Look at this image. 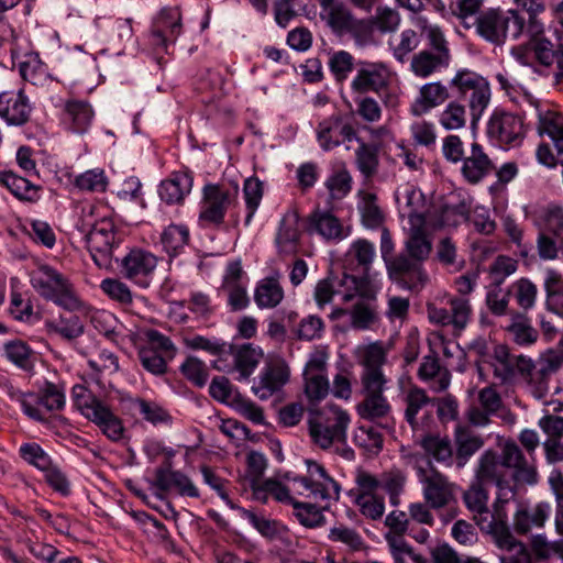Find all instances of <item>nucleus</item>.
<instances>
[{
  "label": "nucleus",
  "mask_w": 563,
  "mask_h": 563,
  "mask_svg": "<svg viewBox=\"0 0 563 563\" xmlns=\"http://www.w3.org/2000/svg\"><path fill=\"white\" fill-rule=\"evenodd\" d=\"M408 221L410 227L405 241V251L397 254L393 268L395 273H400L401 288L419 291L429 279L423 263L431 255L432 240L426 230L423 214L411 212Z\"/></svg>",
  "instance_id": "1"
},
{
  "label": "nucleus",
  "mask_w": 563,
  "mask_h": 563,
  "mask_svg": "<svg viewBox=\"0 0 563 563\" xmlns=\"http://www.w3.org/2000/svg\"><path fill=\"white\" fill-rule=\"evenodd\" d=\"M517 489L497 492L493 510L488 509L477 526L482 531L489 533L497 547L506 552L500 555V563H532L529 550L523 543L516 540L508 525L506 505L516 496Z\"/></svg>",
  "instance_id": "2"
},
{
  "label": "nucleus",
  "mask_w": 563,
  "mask_h": 563,
  "mask_svg": "<svg viewBox=\"0 0 563 563\" xmlns=\"http://www.w3.org/2000/svg\"><path fill=\"white\" fill-rule=\"evenodd\" d=\"M31 284L41 297L65 310L77 311L84 306L70 280L49 265H41L33 272Z\"/></svg>",
  "instance_id": "3"
},
{
  "label": "nucleus",
  "mask_w": 563,
  "mask_h": 563,
  "mask_svg": "<svg viewBox=\"0 0 563 563\" xmlns=\"http://www.w3.org/2000/svg\"><path fill=\"white\" fill-rule=\"evenodd\" d=\"M525 25L526 21L517 10L488 9L478 14L473 26L476 34L485 41L501 45L506 42L508 34L515 40L518 38Z\"/></svg>",
  "instance_id": "4"
},
{
  "label": "nucleus",
  "mask_w": 563,
  "mask_h": 563,
  "mask_svg": "<svg viewBox=\"0 0 563 563\" xmlns=\"http://www.w3.org/2000/svg\"><path fill=\"white\" fill-rule=\"evenodd\" d=\"M342 285L346 292L343 295V301L349 302L355 297L358 300L351 310V325L356 330H366L378 320L376 305V290L368 277H356L344 274Z\"/></svg>",
  "instance_id": "5"
},
{
  "label": "nucleus",
  "mask_w": 563,
  "mask_h": 563,
  "mask_svg": "<svg viewBox=\"0 0 563 563\" xmlns=\"http://www.w3.org/2000/svg\"><path fill=\"white\" fill-rule=\"evenodd\" d=\"M449 88L459 97L468 96L472 124L482 118L490 101V87L485 77L467 68L459 69L449 81Z\"/></svg>",
  "instance_id": "6"
},
{
  "label": "nucleus",
  "mask_w": 563,
  "mask_h": 563,
  "mask_svg": "<svg viewBox=\"0 0 563 563\" xmlns=\"http://www.w3.org/2000/svg\"><path fill=\"white\" fill-rule=\"evenodd\" d=\"M78 389L80 393L75 389V401L80 412L96 423L109 440L120 441L125 430L122 420L95 395L87 393L82 387Z\"/></svg>",
  "instance_id": "7"
},
{
  "label": "nucleus",
  "mask_w": 563,
  "mask_h": 563,
  "mask_svg": "<svg viewBox=\"0 0 563 563\" xmlns=\"http://www.w3.org/2000/svg\"><path fill=\"white\" fill-rule=\"evenodd\" d=\"M354 121L352 113L342 112H335L320 121L316 129L320 147L329 152L342 144L356 141L360 135Z\"/></svg>",
  "instance_id": "8"
},
{
  "label": "nucleus",
  "mask_w": 563,
  "mask_h": 563,
  "mask_svg": "<svg viewBox=\"0 0 563 563\" xmlns=\"http://www.w3.org/2000/svg\"><path fill=\"white\" fill-rule=\"evenodd\" d=\"M350 416L340 408H333L329 416L309 420V434L316 445L328 450L334 442L345 443Z\"/></svg>",
  "instance_id": "9"
},
{
  "label": "nucleus",
  "mask_w": 563,
  "mask_h": 563,
  "mask_svg": "<svg viewBox=\"0 0 563 563\" xmlns=\"http://www.w3.org/2000/svg\"><path fill=\"white\" fill-rule=\"evenodd\" d=\"M80 231L86 236L87 246L93 262L99 267H108L113 256L115 239L113 224L109 221H101L98 224L82 223Z\"/></svg>",
  "instance_id": "10"
},
{
  "label": "nucleus",
  "mask_w": 563,
  "mask_h": 563,
  "mask_svg": "<svg viewBox=\"0 0 563 563\" xmlns=\"http://www.w3.org/2000/svg\"><path fill=\"white\" fill-rule=\"evenodd\" d=\"M430 470L418 467V478L422 484V493L426 503L434 509L448 506L454 498V484L434 470L428 463Z\"/></svg>",
  "instance_id": "11"
},
{
  "label": "nucleus",
  "mask_w": 563,
  "mask_h": 563,
  "mask_svg": "<svg viewBox=\"0 0 563 563\" xmlns=\"http://www.w3.org/2000/svg\"><path fill=\"white\" fill-rule=\"evenodd\" d=\"M388 84L389 73L383 63L358 59L350 87L355 95L379 93Z\"/></svg>",
  "instance_id": "12"
},
{
  "label": "nucleus",
  "mask_w": 563,
  "mask_h": 563,
  "mask_svg": "<svg viewBox=\"0 0 563 563\" xmlns=\"http://www.w3.org/2000/svg\"><path fill=\"white\" fill-rule=\"evenodd\" d=\"M386 362L384 350L378 345H371L362 360L361 394H384L387 379L382 366Z\"/></svg>",
  "instance_id": "13"
},
{
  "label": "nucleus",
  "mask_w": 563,
  "mask_h": 563,
  "mask_svg": "<svg viewBox=\"0 0 563 563\" xmlns=\"http://www.w3.org/2000/svg\"><path fill=\"white\" fill-rule=\"evenodd\" d=\"M487 134L500 145H519L525 137L523 121L519 115L496 110L488 121Z\"/></svg>",
  "instance_id": "14"
},
{
  "label": "nucleus",
  "mask_w": 563,
  "mask_h": 563,
  "mask_svg": "<svg viewBox=\"0 0 563 563\" xmlns=\"http://www.w3.org/2000/svg\"><path fill=\"white\" fill-rule=\"evenodd\" d=\"M306 464L308 475L295 477L294 482L299 483L314 499L324 500L332 497L338 498L340 486L328 475L324 467L311 460H307Z\"/></svg>",
  "instance_id": "15"
},
{
  "label": "nucleus",
  "mask_w": 563,
  "mask_h": 563,
  "mask_svg": "<svg viewBox=\"0 0 563 563\" xmlns=\"http://www.w3.org/2000/svg\"><path fill=\"white\" fill-rule=\"evenodd\" d=\"M494 376L501 384L514 382L522 374H528L531 358L523 354L511 353L506 345H497L494 350Z\"/></svg>",
  "instance_id": "16"
},
{
  "label": "nucleus",
  "mask_w": 563,
  "mask_h": 563,
  "mask_svg": "<svg viewBox=\"0 0 563 563\" xmlns=\"http://www.w3.org/2000/svg\"><path fill=\"white\" fill-rule=\"evenodd\" d=\"M384 523L388 528L384 537L394 563H404L402 555L412 554L411 545L404 539L410 527L409 516L405 511L393 510L386 516Z\"/></svg>",
  "instance_id": "17"
},
{
  "label": "nucleus",
  "mask_w": 563,
  "mask_h": 563,
  "mask_svg": "<svg viewBox=\"0 0 563 563\" xmlns=\"http://www.w3.org/2000/svg\"><path fill=\"white\" fill-rule=\"evenodd\" d=\"M506 471L499 454L489 449L482 453L476 467L474 470V478L483 484H494L498 492L506 489H517L507 476Z\"/></svg>",
  "instance_id": "18"
},
{
  "label": "nucleus",
  "mask_w": 563,
  "mask_h": 563,
  "mask_svg": "<svg viewBox=\"0 0 563 563\" xmlns=\"http://www.w3.org/2000/svg\"><path fill=\"white\" fill-rule=\"evenodd\" d=\"M231 195L220 185L208 184L203 187V201L199 220L206 225L220 227L230 206Z\"/></svg>",
  "instance_id": "19"
},
{
  "label": "nucleus",
  "mask_w": 563,
  "mask_h": 563,
  "mask_svg": "<svg viewBox=\"0 0 563 563\" xmlns=\"http://www.w3.org/2000/svg\"><path fill=\"white\" fill-rule=\"evenodd\" d=\"M157 258L150 252L133 249L121 260V274L134 283L147 286L146 278L154 272Z\"/></svg>",
  "instance_id": "20"
},
{
  "label": "nucleus",
  "mask_w": 563,
  "mask_h": 563,
  "mask_svg": "<svg viewBox=\"0 0 563 563\" xmlns=\"http://www.w3.org/2000/svg\"><path fill=\"white\" fill-rule=\"evenodd\" d=\"M153 485L161 492L176 489L181 496L199 497V490L190 478L179 471L172 470L169 463L163 464L155 470Z\"/></svg>",
  "instance_id": "21"
},
{
  "label": "nucleus",
  "mask_w": 563,
  "mask_h": 563,
  "mask_svg": "<svg viewBox=\"0 0 563 563\" xmlns=\"http://www.w3.org/2000/svg\"><path fill=\"white\" fill-rule=\"evenodd\" d=\"M289 379V368L284 363L267 364L252 386L253 393L262 400L268 399L280 390Z\"/></svg>",
  "instance_id": "22"
},
{
  "label": "nucleus",
  "mask_w": 563,
  "mask_h": 563,
  "mask_svg": "<svg viewBox=\"0 0 563 563\" xmlns=\"http://www.w3.org/2000/svg\"><path fill=\"white\" fill-rule=\"evenodd\" d=\"M32 108L22 90L0 93V117L8 124L22 125L30 119Z\"/></svg>",
  "instance_id": "23"
},
{
  "label": "nucleus",
  "mask_w": 563,
  "mask_h": 563,
  "mask_svg": "<svg viewBox=\"0 0 563 563\" xmlns=\"http://www.w3.org/2000/svg\"><path fill=\"white\" fill-rule=\"evenodd\" d=\"M462 175L470 184L479 183L494 168L492 161L478 143H473L463 159Z\"/></svg>",
  "instance_id": "24"
},
{
  "label": "nucleus",
  "mask_w": 563,
  "mask_h": 563,
  "mask_svg": "<svg viewBox=\"0 0 563 563\" xmlns=\"http://www.w3.org/2000/svg\"><path fill=\"white\" fill-rule=\"evenodd\" d=\"M450 98L449 88L441 81L424 84L419 89V96L411 106V113L420 117L429 110L442 104Z\"/></svg>",
  "instance_id": "25"
},
{
  "label": "nucleus",
  "mask_w": 563,
  "mask_h": 563,
  "mask_svg": "<svg viewBox=\"0 0 563 563\" xmlns=\"http://www.w3.org/2000/svg\"><path fill=\"white\" fill-rule=\"evenodd\" d=\"M180 14L174 10H162L152 30L154 44L166 47L167 42H174L176 40L180 33Z\"/></svg>",
  "instance_id": "26"
},
{
  "label": "nucleus",
  "mask_w": 563,
  "mask_h": 563,
  "mask_svg": "<svg viewBox=\"0 0 563 563\" xmlns=\"http://www.w3.org/2000/svg\"><path fill=\"white\" fill-rule=\"evenodd\" d=\"M551 512V506L547 501L538 503L532 509H519L514 515V530L518 534H527L533 527L544 526Z\"/></svg>",
  "instance_id": "27"
},
{
  "label": "nucleus",
  "mask_w": 563,
  "mask_h": 563,
  "mask_svg": "<svg viewBox=\"0 0 563 563\" xmlns=\"http://www.w3.org/2000/svg\"><path fill=\"white\" fill-rule=\"evenodd\" d=\"M192 177L187 173H173L163 180L158 188V195L168 205L180 203L185 196L191 191Z\"/></svg>",
  "instance_id": "28"
},
{
  "label": "nucleus",
  "mask_w": 563,
  "mask_h": 563,
  "mask_svg": "<svg viewBox=\"0 0 563 563\" xmlns=\"http://www.w3.org/2000/svg\"><path fill=\"white\" fill-rule=\"evenodd\" d=\"M402 402L405 420L416 430L419 427L418 415L429 405H433L434 398L429 397L423 388L413 385L402 393Z\"/></svg>",
  "instance_id": "29"
},
{
  "label": "nucleus",
  "mask_w": 563,
  "mask_h": 563,
  "mask_svg": "<svg viewBox=\"0 0 563 563\" xmlns=\"http://www.w3.org/2000/svg\"><path fill=\"white\" fill-rule=\"evenodd\" d=\"M308 230L327 240H342L347 236L340 220L328 211L316 210L309 216Z\"/></svg>",
  "instance_id": "30"
},
{
  "label": "nucleus",
  "mask_w": 563,
  "mask_h": 563,
  "mask_svg": "<svg viewBox=\"0 0 563 563\" xmlns=\"http://www.w3.org/2000/svg\"><path fill=\"white\" fill-rule=\"evenodd\" d=\"M65 122L73 132L82 134L87 132L93 119L91 106L84 100H67L64 107Z\"/></svg>",
  "instance_id": "31"
},
{
  "label": "nucleus",
  "mask_w": 563,
  "mask_h": 563,
  "mask_svg": "<svg viewBox=\"0 0 563 563\" xmlns=\"http://www.w3.org/2000/svg\"><path fill=\"white\" fill-rule=\"evenodd\" d=\"M284 299V289L278 276L261 279L254 289V301L260 309L276 308Z\"/></svg>",
  "instance_id": "32"
},
{
  "label": "nucleus",
  "mask_w": 563,
  "mask_h": 563,
  "mask_svg": "<svg viewBox=\"0 0 563 563\" xmlns=\"http://www.w3.org/2000/svg\"><path fill=\"white\" fill-rule=\"evenodd\" d=\"M355 165L357 170L364 178L369 179L378 172L379 166V145L376 143H367L362 137L356 141Z\"/></svg>",
  "instance_id": "33"
},
{
  "label": "nucleus",
  "mask_w": 563,
  "mask_h": 563,
  "mask_svg": "<svg viewBox=\"0 0 563 563\" xmlns=\"http://www.w3.org/2000/svg\"><path fill=\"white\" fill-rule=\"evenodd\" d=\"M462 498L476 523L479 522L484 515L487 516L489 494L485 488V484L473 478L467 489L464 490Z\"/></svg>",
  "instance_id": "34"
},
{
  "label": "nucleus",
  "mask_w": 563,
  "mask_h": 563,
  "mask_svg": "<svg viewBox=\"0 0 563 563\" xmlns=\"http://www.w3.org/2000/svg\"><path fill=\"white\" fill-rule=\"evenodd\" d=\"M455 443L456 466L462 468L466 465L468 460L484 445V440L481 435L460 427L455 431Z\"/></svg>",
  "instance_id": "35"
},
{
  "label": "nucleus",
  "mask_w": 563,
  "mask_h": 563,
  "mask_svg": "<svg viewBox=\"0 0 563 563\" xmlns=\"http://www.w3.org/2000/svg\"><path fill=\"white\" fill-rule=\"evenodd\" d=\"M298 216L287 213L283 217L276 236V244L280 253L291 254L296 252L299 241Z\"/></svg>",
  "instance_id": "36"
},
{
  "label": "nucleus",
  "mask_w": 563,
  "mask_h": 563,
  "mask_svg": "<svg viewBox=\"0 0 563 563\" xmlns=\"http://www.w3.org/2000/svg\"><path fill=\"white\" fill-rule=\"evenodd\" d=\"M19 71L23 80L33 86L43 87L51 80L46 65L42 63L36 53L24 55L23 60L19 64Z\"/></svg>",
  "instance_id": "37"
},
{
  "label": "nucleus",
  "mask_w": 563,
  "mask_h": 563,
  "mask_svg": "<svg viewBox=\"0 0 563 563\" xmlns=\"http://www.w3.org/2000/svg\"><path fill=\"white\" fill-rule=\"evenodd\" d=\"M537 223L540 232H547L559 239V246L563 249V209L555 205H549L538 213Z\"/></svg>",
  "instance_id": "38"
},
{
  "label": "nucleus",
  "mask_w": 563,
  "mask_h": 563,
  "mask_svg": "<svg viewBox=\"0 0 563 563\" xmlns=\"http://www.w3.org/2000/svg\"><path fill=\"white\" fill-rule=\"evenodd\" d=\"M362 396L363 400L356 406L357 413L362 419L375 421L389 416L391 407L384 394Z\"/></svg>",
  "instance_id": "39"
},
{
  "label": "nucleus",
  "mask_w": 563,
  "mask_h": 563,
  "mask_svg": "<svg viewBox=\"0 0 563 563\" xmlns=\"http://www.w3.org/2000/svg\"><path fill=\"white\" fill-rule=\"evenodd\" d=\"M0 184L20 200L34 201L38 198V187L12 172L1 173Z\"/></svg>",
  "instance_id": "40"
},
{
  "label": "nucleus",
  "mask_w": 563,
  "mask_h": 563,
  "mask_svg": "<svg viewBox=\"0 0 563 563\" xmlns=\"http://www.w3.org/2000/svg\"><path fill=\"white\" fill-rule=\"evenodd\" d=\"M449 64L450 60L433 54L432 51L422 49L413 55L410 68L416 76L427 78L442 68H446Z\"/></svg>",
  "instance_id": "41"
},
{
  "label": "nucleus",
  "mask_w": 563,
  "mask_h": 563,
  "mask_svg": "<svg viewBox=\"0 0 563 563\" xmlns=\"http://www.w3.org/2000/svg\"><path fill=\"white\" fill-rule=\"evenodd\" d=\"M49 334L59 335L62 339L73 342L85 332V324L78 316L60 317L58 321L45 323Z\"/></svg>",
  "instance_id": "42"
},
{
  "label": "nucleus",
  "mask_w": 563,
  "mask_h": 563,
  "mask_svg": "<svg viewBox=\"0 0 563 563\" xmlns=\"http://www.w3.org/2000/svg\"><path fill=\"white\" fill-rule=\"evenodd\" d=\"M534 60L544 67L556 64V67L563 60V44L559 41L552 43L549 38L536 40L531 42Z\"/></svg>",
  "instance_id": "43"
},
{
  "label": "nucleus",
  "mask_w": 563,
  "mask_h": 563,
  "mask_svg": "<svg viewBox=\"0 0 563 563\" xmlns=\"http://www.w3.org/2000/svg\"><path fill=\"white\" fill-rule=\"evenodd\" d=\"M357 62L351 53L338 51L330 55L328 65L335 81L342 84L356 70Z\"/></svg>",
  "instance_id": "44"
},
{
  "label": "nucleus",
  "mask_w": 563,
  "mask_h": 563,
  "mask_svg": "<svg viewBox=\"0 0 563 563\" xmlns=\"http://www.w3.org/2000/svg\"><path fill=\"white\" fill-rule=\"evenodd\" d=\"M380 487L389 497L391 506L397 507L400 504V495L405 490L407 477L405 473L398 468H391L380 475Z\"/></svg>",
  "instance_id": "45"
},
{
  "label": "nucleus",
  "mask_w": 563,
  "mask_h": 563,
  "mask_svg": "<svg viewBox=\"0 0 563 563\" xmlns=\"http://www.w3.org/2000/svg\"><path fill=\"white\" fill-rule=\"evenodd\" d=\"M484 0H450L449 11L456 16L467 29L474 25V20L481 13Z\"/></svg>",
  "instance_id": "46"
},
{
  "label": "nucleus",
  "mask_w": 563,
  "mask_h": 563,
  "mask_svg": "<svg viewBox=\"0 0 563 563\" xmlns=\"http://www.w3.org/2000/svg\"><path fill=\"white\" fill-rule=\"evenodd\" d=\"M538 132L540 135H548L554 146L558 145L563 139V115L551 110L540 112Z\"/></svg>",
  "instance_id": "47"
},
{
  "label": "nucleus",
  "mask_w": 563,
  "mask_h": 563,
  "mask_svg": "<svg viewBox=\"0 0 563 563\" xmlns=\"http://www.w3.org/2000/svg\"><path fill=\"white\" fill-rule=\"evenodd\" d=\"M262 352L253 347L250 343L243 344L235 353L234 363L240 376L246 379L257 366Z\"/></svg>",
  "instance_id": "48"
},
{
  "label": "nucleus",
  "mask_w": 563,
  "mask_h": 563,
  "mask_svg": "<svg viewBox=\"0 0 563 563\" xmlns=\"http://www.w3.org/2000/svg\"><path fill=\"white\" fill-rule=\"evenodd\" d=\"M189 232L183 225H169L164 230L161 242L164 250L170 255H176L188 243Z\"/></svg>",
  "instance_id": "49"
},
{
  "label": "nucleus",
  "mask_w": 563,
  "mask_h": 563,
  "mask_svg": "<svg viewBox=\"0 0 563 563\" xmlns=\"http://www.w3.org/2000/svg\"><path fill=\"white\" fill-rule=\"evenodd\" d=\"M439 123L446 131L463 129L466 125V109L457 101H451L439 115Z\"/></svg>",
  "instance_id": "50"
},
{
  "label": "nucleus",
  "mask_w": 563,
  "mask_h": 563,
  "mask_svg": "<svg viewBox=\"0 0 563 563\" xmlns=\"http://www.w3.org/2000/svg\"><path fill=\"white\" fill-rule=\"evenodd\" d=\"M7 358L19 368L29 371L32 367L31 347L22 340H11L3 345Z\"/></svg>",
  "instance_id": "51"
},
{
  "label": "nucleus",
  "mask_w": 563,
  "mask_h": 563,
  "mask_svg": "<svg viewBox=\"0 0 563 563\" xmlns=\"http://www.w3.org/2000/svg\"><path fill=\"white\" fill-rule=\"evenodd\" d=\"M520 379L527 384L529 391L534 398L542 399L549 394L550 376L542 374L532 360L530 361L528 374H522Z\"/></svg>",
  "instance_id": "52"
},
{
  "label": "nucleus",
  "mask_w": 563,
  "mask_h": 563,
  "mask_svg": "<svg viewBox=\"0 0 563 563\" xmlns=\"http://www.w3.org/2000/svg\"><path fill=\"white\" fill-rule=\"evenodd\" d=\"M349 255L362 267V277H367L375 257L374 244L365 239H358L351 245Z\"/></svg>",
  "instance_id": "53"
},
{
  "label": "nucleus",
  "mask_w": 563,
  "mask_h": 563,
  "mask_svg": "<svg viewBox=\"0 0 563 563\" xmlns=\"http://www.w3.org/2000/svg\"><path fill=\"white\" fill-rule=\"evenodd\" d=\"M75 186L84 191L104 192L108 187V178L102 169H89L76 177Z\"/></svg>",
  "instance_id": "54"
},
{
  "label": "nucleus",
  "mask_w": 563,
  "mask_h": 563,
  "mask_svg": "<svg viewBox=\"0 0 563 563\" xmlns=\"http://www.w3.org/2000/svg\"><path fill=\"white\" fill-rule=\"evenodd\" d=\"M292 507L295 517L306 528H317L325 521L321 510L313 504L297 500Z\"/></svg>",
  "instance_id": "55"
},
{
  "label": "nucleus",
  "mask_w": 563,
  "mask_h": 563,
  "mask_svg": "<svg viewBox=\"0 0 563 563\" xmlns=\"http://www.w3.org/2000/svg\"><path fill=\"white\" fill-rule=\"evenodd\" d=\"M305 375V393L310 401H320L329 394V380L325 373H309Z\"/></svg>",
  "instance_id": "56"
},
{
  "label": "nucleus",
  "mask_w": 563,
  "mask_h": 563,
  "mask_svg": "<svg viewBox=\"0 0 563 563\" xmlns=\"http://www.w3.org/2000/svg\"><path fill=\"white\" fill-rule=\"evenodd\" d=\"M354 442L372 454H378L383 448V437L373 427H358L354 433Z\"/></svg>",
  "instance_id": "57"
},
{
  "label": "nucleus",
  "mask_w": 563,
  "mask_h": 563,
  "mask_svg": "<svg viewBox=\"0 0 563 563\" xmlns=\"http://www.w3.org/2000/svg\"><path fill=\"white\" fill-rule=\"evenodd\" d=\"M133 405L139 409L143 419L154 426L170 422L172 418L169 413L156 402L136 398L133 401Z\"/></svg>",
  "instance_id": "58"
},
{
  "label": "nucleus",
  "mask_w": 563,
  "mask_h": 563,
  "mask_svg": "<svg viewBox=\"0 0 563 563\" xmlns=\"http://www.w3.org/2000/svg\"><path fill=\"white\" fill-rule=\"evenodd\" d=\"M243 192L249 210L245 223L249 224L263 198V183L256 177L247 178L244 181Z\"/></svg>",
  "instance_id": "59"
},
{
  "label": "nucleus",
  "mask_w": 563,
  "mask_h": 563,
  "mask_svg": "<svg viewBox=\"0 0 563 563\" xmlns=\"http://www.w3.org/2000/svg\"><path fill=\"white\" fill-rule=\"evenodd\" d=\"M421 446L432 455L438 462H448L452 457V448L450 440L434 435L424 437L421 440Z\"/></svg>",
  "instance_id": "60"
},
{
  "label": "nucleus",
  "mask_w": 563,
  "mask_h": 563,
  "mask_svg": "<svg viewBox=\"0 0 563 563\" xmlns=\"http://www.w3.org/2000/svg\"><path fill=\"white\" fill-rule=\"evenodd\" d=\"M19 452L25 462L42 472L53 463L51 456L35 442L22 444Z\"/></svg>",
  "instance_id": "61"
},
{
  "label": "nucleus",
  "mask_w": 563,
  "mask_h": 563,
  "mask_svg": "<svg viewBox=\"0 0 563 563\" xmlns=\"http://www.w3.org/2000/svg\"><path fill=\"white\" fill-rule=\"evenodd\" d=\"M354 503L360 512L371 520H379L385 512V499L380 495L355 496Z\"/></svg>",
  "instance_id": "62"
},
{
  "label": "nucleus",
  "mask_w": 563,
  "mask_h": 563,
  "mask_svg": "<svg viewBox=\"0 0 563 563\" xmlns=\"http://www.w3.org/2000/svg\"><path fill=\"white\" fill-rule=\"evenodd\" d=\"M517 269V262L508 256L499 255L489 266L490 284L501 286L505 279Z\"/></svg>",
  "instance_id": "63"
},
{
  "label": "nucleus",
  "mask_w": 563,
  "mask_h": 563,
  "mask_svg": "<svg viewBox=\"0 0 563 563\" xmlns=\"http://www.w3.org/2000/svg\"><path fill=\"white\" fill-rule=\"evenodd\" d=\"M100 288L110 299L121 305L132 303V292L130 288L119 279L106 278L101 282Z\"/></svg>",
  "instance_id": "64"
}]
</instances>
